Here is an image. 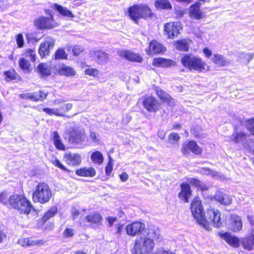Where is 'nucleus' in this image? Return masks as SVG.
<instances>
[{
    "label": "nucleus",
    "mask_w": 254,
    "mask_h": 254,
    "mask_svg": "<svg viewBox=\"0 0 254 254\" xmlns=\"http://www.w3.org/2000/svg\"><path fill=\"white\" fill-rule=\"evenodd\" d=\"M190 210L197 222L206 230H210L212 225L216 228L221 226L220 213L212 208L207 209L203 212L202 201L198 195L193 197L190 204Z\"/></svg>",
    "instance_id": "f257e3e1"
},
{
    "label": "nucleus",
    "mask_w": 254,
    "mask_h": 254,
    "mask_svg": "<svg viewBox=\"0 0 254 254\" xmlns=\"http://www.w3.org/2000/svg\"><path fill=\"white\" fill-rule=\"evenodd\" d=\"M162 240L161 235L158 230L148 229L146 235L140 236L134 240L131 250L132 254H153L155 242Z\"/></svg>",
    "instance_id": "f03ea898"
},
{
    "label": "nucleus",
    "mask_w": 254,
    "mask_h": 254,
    "mask_svg": "<svg viewBox=\"0 0 254 254\" xmlns=\"http://www.w3.org/2000/svg\"><path fill=\"white\" fill-rule=\"evenodd\" d=\"M127 13L129 18L138 24L140 19H152L156 17L149 6L146 4H134L127 8Z\"/></svg>",
    "instance_id": "7ed1b4c3"
},
{
    "label": "nucleus",
    "mask_w": 254,
    "mask_h": 254,
    "mask_svg": "<svg viewBox=\"0 0 254 254\" xmlns=\"http://www.w3.org/2000/svg\"><path fill=\"white\" fill-rule=\"evenodd\" d=\"M9 204L21 214L28 215L33 209L30 201L24 194H12L9 196Z\"/></svg>",
    "instance_id": "20e7f679"
},
{
    "label": "nucleus",
    "mask_w": 254,
    "mask_h": 254,
    "mask_svg": "<svg viewBox=\"0 0 254 254\" xmlns=\"http://www.w3.org/2000/svg\"><path fill=\"white\" fill-rule=\"evenodd\" d=\"M53 193L48 184L45 182L39 183L32 192V198L34 203L45 204L50 201Z\"/></svg>",
    "instance_id": "39448f33"
},
{
    "label": "nucleus",
    "mask_w": 254,
    "mask_h": 254,
    "mask_svg": "<svg viewBox=\"0 0 254 254\" xmlns=\"http://www.w3.org/2000/svg\"><path fill=\"white\" fill-rule=\"evenodd\" d=\"M181 63L184 67L190 71L201 72L206 69V64L202 59L191 54H185L181 59Z\"/></svg>",
    "instance_id": "423d86ee"
},
{
    "label": "nucleus",
    "mask_w": 254,
    "mask_h": 254,
    "mask_svg": "<svg viewBox=\"0 0 254 254\" xmlns=\"http://www.w3.org/2000/svg\"><path fill=\"white\" fill-rule=\"evenodd\" d=\"M45 13L49 16H41L34 19L33 24L37 30L52 29L58 26L54 19V15L49 9H45Z\"/></svg>",
    "instance_id": "0eeeda50"
},
{
    "label": "nucleus",
    "mask_w": 254,
    "mask_h": 254,
    "mask_svg": "<svg viewBox=\"0 0 254 254\" xmlns=\"http://www.w3.org/2000/svg\"><path fill=\"white\" fill-rule=\"evenodd\" d=\"M54 104L57 106L54 109L48 107L44 108L42 110L49 116L55 115L58 117H64V114L69 111L72 108V104L70 103L64 104L60 100H55Z\"/></svg>",
    "instance_id": "6e6552de"
},
{
    "label": "nucleus",
    "mask_w": 254,
    "mask_h": 254,
    "mask_svg": "<svg viewBox=\"0 0 254 254\" xmlns=\"http://www.w3.org/2000/svg\"><path fill=\"white\" fill-rule=\"evenodd\" d=\"M58 212V207L56 206H53L48 209L38 220L37 224L39 226L44 227L47 230H52L54 227L53 222H47L52 218L54 217Z\"/></svg>",
    "instance_id": "1a4fd4ad"
},
{
    "label": "nucleus",
    "mask_w": 254,
    "mask_h": 254,
    "mask_svg": "<svg viewBox=\"0 0 254 254\" xmlns=\"http://www.w3.org/2000/svg\"><path fill=\"white\" fill-rule=\"evenodd\" d=\"M139 100H141L143 108L149 113H156L161 109V103L153 95H145Z\"/></svg>",
    "instance_id": "9d476101"
},
{
    "label": "nucleus",
    "mask_w": 254,
    "mask_h": 254,
    "mask_svg": "<svg viewBox=\"0 0 254 254\" xmlns=\"http://www.w3.org/2000/svg\"><path fill=\"white\" fill-rule=\"evenodd\" d=\"M202 151V148L193 140H190L183 143L181 148L182 154L186 156H188L190 153L195 155H201Z\"/></svg>",
    "instance_id": "9b49d317"
},
{
    "label": "nucleus",
    "mask_w": 254,
    "mask_h": 254,
    "mask_svg": "<svg viewBox=\"0 0 254 254\" xmlns=\"http://www.w3.org/2000/svg\"><path fill=\"white\" fill-rule=\"evenodd\" d=\"M182 27L179 22H169L164 25V32L168 39H173L180 34Z\"/></svg>",
    "instance_id": "f8f14e48"
},
{
    "label": "nucleus",
    "mask_w": 254,
    "mask_h": 254,
    "mask_svg": "<svg viewBox=\"0 0 254 254\" xmlns=\"http://www.w3.org/2000/svg\"><path fill=\"white\" fill-rule=\"evenodd\" d=\"M127 234L131 237L140 235L145 230L144 223L135 221L128 224L125 227Z\"/></svg>",
    "instance_id": "ddd939ff"
},
{
    "label": "nucleus",
    "mask_w": 254,
    "mask_h": 254,
    "mask_svg": "<svg viewBox=\"0 0 254 254\" xmlns=\"http://www.w3.org/2000/svg\"><path fill=\"white\" fill-rule=\"evenodd\" d=\"M55 45V41L51 37H47L42 42L39 47L38 53L41 59L46 58L49 56L51 50Z\"/></svg>",
    "instance_id": "4468645a"
},
{
    "label": "nucleus",
    "mask_w": 254,
    "mask_h": 254,
    "mask_svg": "<svg viewBox=\"0 0 254 254\" xmlns=\"http://www.w3.org/2000/svg\"><path fill=\"white\" fill-rule=\"evenodd\" d=\"M103 217L102 215L97 211H94L87 214L85 219L79 221V224L80 226L85 228L87 226L85 224V222L88 223L91 225H100L103 221Z\"/></svg>",
    "instance_id": "2eb2a0df"
},
{
    "label": "nucleus",
    "mask_w": 254,
    "mask_h": 254,
    "mask_svg": "<svg viewBox=\"0 0 254 254\" xmlns=\"http://www.w3.org/2000/svg\"><path fill=\"white\" fill-rule=\"evenodd\" d=\"M166 48L157 40H152L149 43V46L146 50L148 55L151 56L155 54H160L166 51Z\"/></svg>",
    "instance_id": "dca6fc26"
},
{
    "label": "nucleus",
    "mask_w": 254,
    "mask_h": 254,
    "mask_svg": "<svg viewBox=\"0 0 254 254\" xmlns=\"http://www.w3.org/2000/svg\"><path fill=\"white\" fill-rule=\"evenodd\" d=\"M180 187L181 190L178 193V197L181 200L188 203L190 198L192 195L190 185L187 182H184L180 184Z\"/></svg>",
    "instance_id": "f3484780"
},
{
    "label": "nucleus",
    "mask_w": 254,
    "mask_h": 254,
    "mask_svg": "<svg viewBox=\"0 0 254 254\" xmlns=\"http://www.w3.org/2000/svg\"><path fill=\"white\" fill-rule=\"evenodd\" d=\"M64 159L67 165L71 167L78 166L82 162V157L80 154L72 153L70 152L65 153L64 155Z\"/></svg>",
    "instance_id": "a211bd4d"
},
{
    "label": "nucleus",
    "mask_w": 254,
    "mask_h": 254,
    "mask_svg": "<svg viewBox=\"0 0 254 254\" xmlns=\"http://www.w3.org/2000/svg\"><path fill=\"white\" fill-rule=\"evenodd\" d=\"M155 93L161 101V104H166L168 106H171L174 103V99L168 93L158 86H156L154 88Z\"/></svg>",
    "instance_id": "6ab92c4d"
},
{
    "label": "nucleus",
    "mask_w": 254,
    "mask_h": 254,
    "mask_svg": "<svg viewBox=\"0 0 254 254\" xmlns=\"http://www.w3.org/2000/svg\"><path fill=\"white\" fill-rule=\"evenodd\" d=\"M217 235L231 247L233 248H238L240 246L241 241L240 239L236 236L232 235L229 232H219Z\"/></svg>",
    "instance_id": "aec40b11"
},
{
    "label": "nucleus",
    "mask_w": 254,
    "mask_h": 254,
    "mask_svg": "<svg viewBox=\"0 0 254 254\" xmlns=\"http://www.w3.org/2000/svg\"><path fill=\"white\" fill-rule=\"evenodd\" d=\"M152 64L157 67L169 68L175 66L176 63L172 59L158 57L153 59Z\"/></svg>",
    "instance_id": "412c9836"
},
{
    "label": "nucleus",
    "mask_w": 254,
    "mask_h": 254,
    "mask_svg": "<svg viewBox=\"0 0 254 254\" xmlns=\"http://www.w3.org/2000/svg\"><path fill=\"white\" fill-rule=\"evenodd\" d=\"M120 57L133 63H141L143 61L142 57L138 54L129 50H123L120 52Z\"/></svg>",
    "instance_id": "4be33fe9"
},
{
    "label": "nucleus",
    "mask_w": 254,
    "mask_h": 254,
    "mask_svg": "<svg viewBox=\"0 0 254 254\" xmlns=\"http://www.w3.org/2000/svg\"><path fill=\"white\" fill-rule=\"evenodd\" d=\"M230 230L234 232H238L242 230L243 222L241 217L236 214H231L229 220Z\"/></svg>",
    "instance_id": "5701e85b"
},
{
    "label": "nucleus",
    "mask_w": 254,
    "mask_h": 254,
    "mask_svg": "<svg viewBox=\"0 0 254 254\" xmlns=\"http://www.w3.org/2000/svg\"><path fill=\"white\" fill-rule=\"evenodd\" d=\"M66 134L69 142L77 143L83 141V134L74 127H71L66 131Z\"/></svg>",
    "instance_id": "b1692460"
},
{
    "label": "nucleus",
    "mask_w": 254,
    "mask_h": 254,
    "mask_svg": "<svg viewBox=\"0 0 254 254\" xmlns=\"http://www.w3.org/2000/svg\"><path fill=\"white\" fill-rule=\"evenodd\" d=\"M75 174L81 177L93 178L96 174L95 169L92 167H82L75 170Z\"/></svg>",
    "instance_id": "393cba45"
},
{
    "label": "nucleus",
    "mask_w": 254,
    "mask_h": 254,
    "mask_svg": "<svg viewBox=\"0 0 254 254\" xmlns=\"http://www.w3.org/2000/svg\"><path fill=\"white\" fill-rule=\"evenodd\" d=\"M200 3L196 2L190 6L189 15L195 19H200L203 17L202 12L200 10Z\"/></svg>",
    "instance_id": "a878e982"
},
{
    "label": "nucleus",
    "mask_w": 254,
    "mask_h": 254,
    "mask_svg": "<svg viewBox=\"0 0 254 254\" xmlns=\"http://www.w3.org/2000/svg\"><path fill=\"white\" fill-rule=\"evenodd\" d=\"M190 42L191 40L189 39H182L175 41L173 43V45L179 51L188 52Z\"/></svg>",
    "instance_id": "bb28decb"
},
{
    "label": "nucleus",
    "mask_w": 254,
    "mask_h": 254,
    "mask_svg": "<svg viewBox=\"0 0 254 254\" xmlns=\"http://www.w3.org/2000/svg\"><path fill=\"white\" fill-rule=\"evenodd\" d=\"M3 74L4 79L7 82L12 81H18L21 80V76L13 68H11L9 70L4 71Z\"/></svg>",
    "instance_id": "cd10ccee"
},
{
    "label": "nucleus",
    "mask_w": 254,
    "mask_h": 254,
    "mask_svg": "<svg viewBox=\"0 0 254 254\" xmlns=\"http://www.w3.org/2000/svg\"><path fill=\"white\" fill-rule=\"evenodd\" d=\"M242 247L245 250L252 251L254 247V234H251L249 236L242 238L241 242Z\"/></svg>",
    "instance_id": "c85d7f7f"
},
{
    "label": "nucleus",
    "mask_w": 254,
    "mask_h": 254,
    "mask_svg": "<svg viewBox=\"0 0 254 254\" xmlns=\"http://www.w3.org/2000/svg\"><path fill=\"white\" fill-rule=\"evenodd\" d=\"M52 68L46 63H41L38 64L37 70L39 74L43 77H47L51 74Z\"/></svg>",
    "instance_id": "c756f323"
},
{
    "label": "nucleus",
    "mask_w": 254,
    "mask_h": 254,
    "mask_svg": "<svg viewBox=\"0 0 254 254\" xmlns=\"http://www.w3.org/2000/svg\"><path fill=\"white\" fill-rule=\"evenodd\" d=\"M53 8L57 10L59 13L65 17L73 18L74 17L72 12L65 7H63L58 3H54Z\"/></svg>",
    "instance_id": "7c9ffc66"
},
{
    "label": "nucleus",
    "mask_w": 254,
    "mask_h": 254,
    "mask_svg": "<svg viewBox=\"0 0 254 254\" xmlns=\"http://www.w3.org/2000/svg\"><path fill=\"white\" fill-rule=\"evenodd\" d=\"M190 183L197 190L201 191L207 190L209 187L203 183L202 181L196 178H191L189 180Z\"/></svg>",
    "instance_id": "2f4dec72"
},
{
    "label": "nucleus",
    "mask_w": 254,
    "mask_h": 254,
    "mask_svg": "<svg viewBox=\"0 0 254 254\" xmlns=\"http://www.w3.org/2000/svg\"><path fill=\"white\" fill-rule=\"evenodd\" d=\"M247 138V134L244 132L234 131L230 137V141L234 143H239L244 141Z\"/></svg>",
    "instance_id": "473e14b6"
},
{
    "label": "nucleus",
    "mask_w": 254,
    "mask_h": 254,
    "mask_svg": "<svg viewBox=\"0 0 254 254\" xmlns=\"http://www.w3.org/2000/svg\"><path fill=\"white\" fill-rule=\"evenodd\" d=\"M58 72L60 75L66 77L74 76L76 74V72L72 67L65 65H62L59 67Z\"/></svg>",
    "instance_id": "72a5a7b5"
},
{
    "label": "nucleus",
    "mask_w": 254,
    "mask_h": 254,
    "mask_svg": "<svg viewBox=\"0 0 254 254\" xmlns=\"http://www.w3.org/2000/svg\"><path fill=\"white\" fill-rule=\"evenodd\" d=\"M214 198L216 200L225 205H229L232 201L231 197L229 195L223 194L220 192L216 193Z\"/></svg>",
    "instance_id": "f704fd0d"
},
{
    "label": "nucleus",
    "mask_w": 254,
    "mask_h": 254,
    "mask_svg": "<svg viewBox=\"0 0 254 254\" xmlns=\"http://www.w3.org/2000/svg\"><path fill=\"white\" fill-rule=\"evenodd\" d=\"M212 62L216 66L220 67L227 66L229 64L223 55L219 54H214L212 58Z\"/></svg>",
    "instance_id": "c9c22d12"
},
{
    "label": "nucleus",
    "mask_w": 254,
    "mask_h": 254,
    "mask_svg": "<svg viewBox=\"0 0 254 254\" xmlns=\"http://www.w3.org/2000/svg\"><path fill=\"white\" fill-rule=\"evenodd\" d=\"M93 56L98 63H106L109 59L108 54L101 50L94 51Z\"/></svg>",
    "instance_id": "e433bc0d"
},
{
    "label": "nucleus",
    "mask_w": 254,
    "mask_h": 254,
    "mask_svg": "<svg viewBox=\"0 0 254 254\" xmlns=\"http://www.w3.org/2000/svg\"><path fill=\"white\" fill-rule=\"evenodd\" d=\"M19 68L24 72L30 73L32 71V67L29 61L24 57L20 58L18 60Z\"/></svg>",
    "instance_id": "4c0bfd02"
},
{
    "label": "nucleus",
    "mask_w": 254,
    "mask_h": 254,
    "mask_svg": "<svg viewBox=\"0 0 254 254\" xmlns=\"http://www.w3.org/2000/svg\"><path fill=\"white\" fill-rule=\"evenodd\" d=\"M53 140L56 148L60 150L65 151V146L60 139V137L57 131H54L52 132Z\"/></svg>",
    "instance_id": "58836bf2"
},
{
    "label": "nucleus",
    "mask_w": 254,
    "mask_h": 254,
    "mask_svg": "<svg viewBox=\"0 0 254 254\" xmlns=\"http://www.w3.org/2000/svg\"><path fill=\"white\" fill-rule=\"evenodd\" d=\"M154 6L157 9H171L172 6L169 0H155Z\"/></svg>",
    "instance_id": "ea45409f"
},
{
    "label": "nucleus",
    "mask_w": 254,
    "mask_h": 254,
    "mask_svg": "<svg viewBox=\"0 0 254 254\" xmlns=\"http://www.w3.org/2000/svg\"><path fill=\"white\" fill-rule=\"evenodd\" d=\"M48 94L44 91L39 90L31 93V101L34 102L43 101L46 99Z\"/></svg>",
    "instance_id": "a19ab883"
},
{
    "label": "nucleus",
    "mask_w": 254,
    "mask_h": 254,
    "mask_svg": "<svg viewBox=\"0 0 254 254\" xmlns=\"http://www.w3.org/2000/svg\"><path fill=\"white\" fill-rule=\"evenodd\" d=\"M53 59L56 60H67V54L64 48H59L55 52L53 55Z\"/></svg>",
    "instance_id": "79ce46f5"
},
{
    "label": "nucleus",
    "mask_w": 254,
    "mask_h": 254,
    "mask_svg": "<svg viewBox=\"0 0 254 254\" xmlns=\"http://www.w3.org/2000/svg\"><path fill=\"white\" fill-rule=\"evenodd\" d=\"M91 159L95 164H101L103 162L104 158L102 154L99 151L93 152L91 155Z\"/></svg>",
    "instance_id": "37998d69"
},
{
    "label": "nucleus",
    "mask_w": 254,
    "mask_h": 254,
    "mask_svg": "<svg viewBox=\"0 0 254 254\" xmlns=\"http://www.w3.org/2000/svg\"><path fill=\"white\" fill-rule=\"evenodd\" d=\"M22 56L24 58H30V60L33 63L36 61V54L34 49L29 48L24 50Z\"/></svg>",
    "instance_id": "c03bdc74"
},
{
    "label": "nucleus",
    "mask_w": 254,
    "mask_h": 254,
    "mask_svg": "<svg viewBox=\"0 0 254 254\" xmlns=\"http://www.w3.org/2000/svg\"><path fill=\"white\" fill-rule=\"evenodd\" d=\"M246 127L251 135L254 136V117L245 120Z\"/></svg>",
    "instance_id": "a18cd8bd"
},
{
    "label": "nucleus",
    "mask_w": 254,
    "mask_h": 254,
    "mask_svg": "<svg viewBox=\"0 0 254 254\" xmlns=\"http://www.w3.org/2000/svg\"><path fill=\"white\" fill-rule=\"evenodd\" d=\"M52 164H53L55 167L59 168L62 171L64 172H67L69 173L71 172L70 170L68 169L65 166H64L63 163L57 158L52 160L51 161Z\"/></svg>",
    "instance_id": "49530a36"
},
{
    "label": "nucleus",
    "mask_w": 254,
    "mask_h": 254,
    "mask_svg": "<svg viewBox=\"0 0 254 254\" xmlns=\"http://www.w3.org/2000/svg\"><path fill=\"white\" fill-rule=\"evenodd\" d=\"M180 139V135L176 132H171L168 135V142L170 144L177 143Z\"/></svg>",
    "instance_id": "de8ad7c7"
},
{
    "label": "nucleus",
    "mask_w": 254,
    "mask_h": 254,
    "mask_svg": "<svg viewBox=\"0 0 254 254\" xmlns=\"http://www.w3.org/2000/svg\"><path fill=\"white\" fill-rule=\"evenodd\" d=\"M17 46L18 48H22L24 46L25 42L22 33H18L15 36Z\"/></svg>",
    "instance_id": "09e8293b"
},
{
    "label": "nucleus",
    "mask_w": 254,
    "mask_h": 254,
    "mask_svg": "<svg viewBox=\"0 0 254 254\" xmlns=\"http://www.w3.org/2000/svg\"><path fill=\"white\" fill-rule=\"evenodd\" d=\"M0 203L5 205L9 204V197L7 191L5 190L0 192Z\"/></svg>",
    "instance_id": "8fccbe9b"
},
{
    "label": "nucleus",
    "mask_w": 254,
    "mask_h": 254,
    "mask_svg": "<svg viewBox=\"0 0 254 254\" xmlns=\"http://www.w3.org/2000/svg\"><path fill=\"white\" fill-rule=\"evenodd\" d=\"M99 70L95 68L88 67L84 71V74L92 77H96L99 74Z\"/></svg>",
    "instance_id": "3c124183"
},
{
    "label": "nucleus",
    "mask_w": 254,
    "mask_h": 254,
    "mask_svg": "<svg viewBox=\"0 0 254 254\" xmlns=\"http://www.w3.org/2000/svg\"><path fill=\"white\" fill-rule=\"evenodd\" d=\"M113 163L112 159L110 157L109 160L105 166V173L107 176H110L113 170Z\"/></svg>",
    "instance_id": "603ef678"
},
{
    "label": "nucleus",
    "mask_w": 254,
    "mask_h": 254,
    "mask_svg": "<svg viewBox=\"0 0 254 254\" xmlns=\"http://www.w3.org/2000/svg\"><path fill=\"white\" fill-rule=\"evenodd\" d=\"M75 230L71 228H66L63 231V236L64 238H70L74 235Z\"/></svg>",
    "instance_id": "864d4df0"
},
{
    "label": "nucleus",
    "mask_w": 254,
    "mask_h": 254,
    "mask_svg": "<svg viewBox=\"0 0 254 254\" xmlns=\"http://www.w3.org/2000/svg\"><path fill=\"white\" fill-rule=\"evenodd\" d=\"M242 58L245 61L246 63H249L250 61H251L254 56V54L253 53L251 54H244L242 55Z\"/></svg>",
    "instance_id": "5fc2aeb1"
},
{
    "label": "nucleus",
    "mask_w": 254,
    "mask_h": 254,
    "mask_svg": "<svg viewBox=\"0 0 254 254\" xmlns=\"http://www.w3.org/2000/svg\"><path fill=\"white\" fill-rule=\"evenodd\" d=\"M45 241L43 240H37L36 241H32L30 242L29 239H27V245H41L44 244Z\"/></svg>",
    "instance_id": "6e6d98bb"
},
{
    "label": "nucleus",
    "mask_w": 254,
    "mask_h": 254,
    "mask_svg": "<svg viewBox=\"0 0 254 254\" xmlns=\"http://www.w3.org/2000/svg\"><path fill=\"white\" fill-rule=\"evenodd\" d=\"M202 51L203 54H204V56L207 59L210 58V57L212 56V51L207 47L204 48L202 50Z\"/></svg>",
    "instance_id": "4d7b16f0"
},
{
    "label": "nucleus",
    "mask_w": 254,
    "mask_h": 254,
    "mask_svg": "<svg viewBox=\"0 0 254 254\" xmlns=\"http://www.w3.org/2000/svg\"><path fill=\"white\" fill-rule=\"evenodd\" d=\"M117 220V218L116 217H111L109 216L106 218V220L109 224V226L111 227L113 225V224L115 222H116Z\"/></svg>",
    "instance_id": "13d9d810"
},
{
    "label": "nucleus",
    "mask_w": 254,
    "mask_h": 254,
    "mask_svg": "<svg viewBox=\"0 0 254 254\" xmlns=\"http://www.w3.org/2000/svg\"><path fill=\"white\" fill-rule=\"evenodd\" d=\"M124 226L123 224H118L116 226V233L119 235H121L122 233V232L124 230Z\"/></svg>",
    "instance_id": "bf43d9fd"
},
{
    "label": "nucleus",
    "mask_w": 254,
    "mask_h": 254,
    "mask_svg": "<svg viewBox=\"0 0 254 254\" xmlns=\"http://www.w3.org/2000/svg\"><path fill=\"white\" fill-rule=\"evenodd\" d=\"M19 97L23 99L31 101V93H23L20 94Z\"/></svg>",
    "instance_id": "052dcab7"
},
{
    "label": "nucleus",
    "mask_w": 254,
    "mask_h": 254,
    "mask_svg": "<svg viewBox=\"0 0 254 254\" xmlns=\"http://www.w3.org/2000/svg\"><path fill=\"white\" fill-rule=\"evenodd\" d=\"M120 178L122 182H126L128 179V175L126 172H123L120 175Z\"/></svg>",
    "instance_id": "680f3d73"
},
{
    "label": "nucleus",
    "mask_w": 254,
    "mask_h": 254,
    "mask_svg": "<svg viewBox=\"0 0 254 254\" xmlns=\"http://www.w3.org/2000/svg\"><path fill=\"white\" fill-rule=\"evenodd\" d=\"M80 214V212L78 210H74L71 212V216L73 219H76Z\"/></svg>",
    "instance_id": "e2e57ef3"
},
{
    "label": "nucleus",
    "mask_w": 254,
    "mask_h": 254,
    "mask_svg": "<svg viewBox=\"0 0 254 254\" xmlns=\"http://www.w3.org/2000/svg\"><path fill=\"white\" fill-rule=\"evenodd\" d=\"M6 237V234L4 232L0 230V243H2L3 239Z\"/></svg>",
    "instance_id": "0e129e2a"
},
{
    "label": "nucleus",
    "mask_w": 254,
    "mask_h": 254,
    "mask_svg": "<svg viewBox=\"0 0 254 254\" xmlns=\"http://www.w3.org/2000/svg\"><path fill=\"white\" fill-rule=\"evenodd\" d=\"M90 136L94 141L97 142L98 141L97 134L95 132H90Z\"/></svg>",
    "instance_id": "69168bd1"
},
{
    "label": "nucleus",
    "mask_w": 254,
    "mask_h": 254,
    "mask_svg": "<svg viewBox=\"0 0 254 254\" xmlns=\"http://www.w3.org/2000/svg\"><path fill=\"white\" fill-rule=\"evenodd\" d=\"M182 127L181 125L180 124H175L173 126L172 129H176V130H179L181 129Z\"/></svg>",
    "instance_id": "338daca9"
},
{
    "label": "nucleus",
    "mask_w": 254,
    "mask_h": 254,
    "mask_svg": "<svg viewBox=\"0 0 254 254\" xmlns=\"http://www.w3.org/2000/svg\"><path fill=\"white\" fill-rule=\"evenodd\" d=\"M158 254H175L169 252L167 251L163 250V251L159 252Z\"/></svg>",
    "instance_id": "774afa93"
}]
</instances>
